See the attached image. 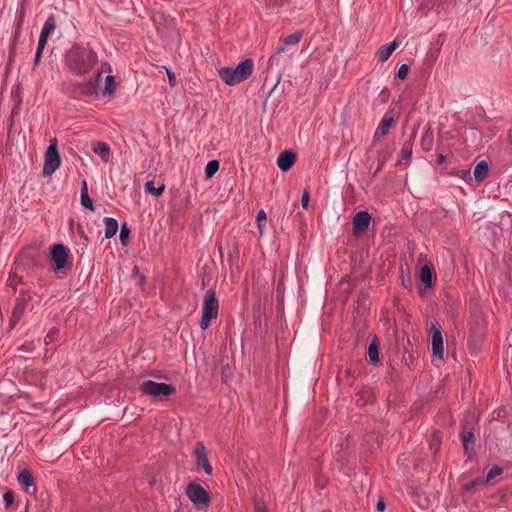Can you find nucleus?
<instances>
[{
    "mask_svg": "<svg viewBox=\"0 0 512 512\" xmlns=\"http://www.w3.org/2000/svg\"><path fill=\"white\" fill-rule=\"evenodd\" d=\"M97 52L89 45L74 43L63 54V69L77 77L88 75L98 63Z\"/></svg>",
    "mask_w": 512,
    "mask_h": 512,
    "instance_id": "nucleus-1",
    "label": "nucleus"
},
{
    "mask_svg": "<svg viewBox=\"0 0 512 512\" xmlns=\"http://www.w3.org/2000/svg\"><path fill=\"white\" fill-rule=\"evenodd\" d=\"M252 59L242 60L236 67H221L218 70L221 80L229 86H234L246 80L253 71Z\"/></svg>",
    "mask_w": 512,
    "mask_h": 512,
    "instance_id": "nucleus-2",
    "label": "nucleus"
},
{
    "mask_svg": "<svg viewBox=\"0 0 512 512\" xmlns=\"http://www.w3.org/2000/svg\"><path fill=\"white\" fill-rule=\"evenodd\" d=\"M219 311V301L213 289H209L205 295L202 306V316L199 326L202 330H206L212 319L217 318Z\"/></svg>",
    "mask_w": 512,
    "mask_h": 512,
    "instance_id": "nucleus-3",
    "label": "nucleus"
},
{
    "mask_svg": "<svg viewBox=\"0 0 512 512\" xmlns=\"http://www.w3.org/2000/svg\"><path fill=\"white\" fill-rule=\"evenodd\" d=\"M140 391L148 396L162 399L167 398L176 392L173 385L153 380H145L140 384Z\"/></svg>",
    "mask_w": 512,
    "mask_h": 512,
    "instance_id": "nucleus-4",
    "label": "nucleus"
},
{
    "mask_svg": "<svg viewBox=\"0 0 512 512\" xmlns=\"http://www.w3.org/2000/svg\"><path fill=\"white\" fill-rule=\"evenodd\" d=\"M186 495L197 509L206 508L210 504V494L199 483H189L186 487Z\"/></svg>",
    "mask_w": 512,
    "mask_h": 512,
    "instance_id": "nucleus-5",
    "label": "nucleus"
},
{
    "mask_svg": "<svg viewBox=\"0 0 512 512\" xmlns=\"http://www.w3.org/2000/svg\"><path fill=\"white\" fill-rule=\"evenodd\" d=\"M61 164L60 155L58 152L57 139H51L47 151L44 156L43 174L45 176L52 175Z\"/></svg>",
    "mask_w": 512,
    "mask_h": 512,
    "instance_id": "nucleus-6",
    "label": "nucleus"
},
{
    "mask_svg": "<svg viewBox=\"0 0 512 512\" xmlns=\"http://www.w3.org/2000/svg\"><path fill=\"white\" fill-rule=\"evenodd\" d=\"M192 455L198 467H201L207 475H211L213 468L208 460L207 449L203 442L199 441L195 444Z\"/></svg>",
    "mask_w": 512,
    "mask_h": 512,
    "instance_id": "nucleus-7",
    "label": "nucleus"
},
{
    "mask_svg": "<svg viewBox=\"0 0 512 512\" xmlns=\"http://www.w3.org/2000/svg\"><path fill=\"white\" fill-rule=\"evenodd\" d=\"M50 254L55 270L65 268L69 256V249L66 246L60 243L54 244L50 249Z\"/></svg>",
    "mask_w": 512,
    "mask_h": 512,
    "instance_id": "nucleus-8",
    "label": "nucleus"
},
{
    "mask_svg": "<svg viewBox=\"0 0 512 512\" xmlns=\"http://www.w3.org/2000/svg\"><path fill=\"white\" fill-rule=\"evenodd\" d=\"M430 337H431V345H432V354L439 359L443 357V336L441 332V328L437 324H432L430 327Z\"/></svg>",
    "mask_w": 512,
    "mask_h": 512,
    "instance_id": "nucleus-9",
    "label": "nucleus"
},
{
    "mask_svg": "<svg viewBox=\"0 0 512 512\" xmlns=\"http://www.w3.org/2000/svg\"><path fill=\"white\" fill-rule=\"evenodd\" d=\"M371 215L367 211H359L353 217V233L355 235L364 233L370 224Z\"/></svg>",
    "mask_w": 512,
    "mask_h": 512,
    "instance_id": "nucleus-10",
    "label": "nucleus"
},
{
    "mask_svg": "<svg viewBox=\"0 0 512 512\" xmlns=\"http://www.w3.org/2000/svg\"><path fill=\"white\" fill-rule=\"evenodd\" d=\"M25 310H26L25 297L24 296L17 297L15 306L13 308V311H12V314L10 317V323H9L10 329H13L18 324V322L24 315Z\"/></svg>",
    "mask_w": 512,
    "mask_h": 512,
    "instance_id": "nucleus-11",
    "label": "nucleus"
},
{
    "mask_svg": "<svg viewBox=\"0 0 512 512\" xmlns=\"http://www.w3.org/2000/svg\"><path fill=\"white\" fill-rule=\"evenodd\" d=\"M17 480L24 492H26L28 494L35 493L36 486H35L34 478L28 469H23L19 473Z\"/></svg>",
    "mask_w": 512,
    "mask_h": 512,
    "instance_id": "nucleus-12",
    "label": "nucleus"
},
{
    "mask_svg": "<svg viewBox=\"0 0 512 512\" xmlns=\"http://www.w3.org/2000/svg\"><path fill=\"white\" fill-rule=\"evenodd\" d=\"M394 121V115L391 112H386L374 133V138L378 139L387 135Z\"/></svg>",
    "mask_w": 512,
    "mask_h": 512,
    "instance_id": "nucleus-13",
    "label": "nucleus"
},
{
    "mask_svg": "<svg viewBox=\"0 0 512 512\" xmlns=\"http://www.w3.org/2000/svg\"><path fill=\"white\" fill-rule=\"evenodd\" d=\"M105 71H108V72L111 73V66L107 62H104V63L101 64V70L98 71L97 76L95 77L94 80H90V81H88L87 83L84 84L83 89H82L83 93H85V94H92L93 92H95L96 87L101 82L102 73L105 72Z\"/></svg>",
    "mask_w": 512,
    "mask_h": 512,
    "instance_id": "nucleus-14",
    "label": "nucleus"
},
{
    "mask_svg": "<svg viewBox=\"0 0 512 512\" xmlns=\"http://www.w3.org/2000/svg\"><path fill=\"white\" fill-rule=\"evenodd\" d=\"M296 161V154L291 150H285L280 153L277 159V165L282 171H288Z\"/></svg>",
    "mask_w": 512,
    "mask_h": 512,
    "instance_id": "nucleus-15",
    "label": "nucleus"
},
{
    "mask_svg": "<svg viewBox=\"0 0 512 512\" xmlns=\"http://www.w3.org/2000/svg\"><path fill=\"white\" fill-rule=\"evenodd\" d=\"M397 47L398 43L396 41H392L387 45L381 46L376 52L378 61L383 63L388 60Z\"/></svg>",
    "mask_w": 512,
    "mask_h": 512,
    "instance_id": "nucleus-16",
    "label": "nucleus"
},
{
    "mask_svg": "<svg viewBox=\"0 0 512 512\" xmlns=\"http://www.w3.org/2000/svg\"><path fill=\"white\" fill-rule=\"evenodd\" d=\"M104 224H105V238L110 239L113 236H115L117 233V230H118L117 220L113 217H105Z\"/></svg>",
    "mask_w": 512,
    "mask_h": 512,
    "instance_id": "nucleus-17",
    "label": "nucleus"
},
{
    "mask_svg": "<svg viewBox=\"0 0 512 512\" xmlns=\"http://www.w3.org/2000/svg\"><path fill=\"white\" fill-rule=\"evenodd\" d=\"M419 277L425 288H430L433 281V270L430 265H424L420 269Z\"/></svg>",
    "mask_w": 512,
    "mask_h": 512,
    "instance_id": "nucleus-18",
    "label": "nucleus"
},
{
    "mask_svg": "<svg viewBox=\"0 0 512 512\" xmlns=\"http://www.w3.org/2000/svg\"><path fill=\"white\" fill-rule=\"evenodd\" d=\"M287 45H284L283 43L276 49L275 53L269 58L268 64L270 66L273 65H279L280 62V56L283 53H288V59H290L293 56V53L289 51V49L286 47Z\"/></svg>",
    "mask_w": 512,
    "mask_h": 512,
    "instance_id": "nucleus-19",
    "label": "nucleus"
},
{
    "mask_svg": "<svg viewBox=\"0 0 512 512\" xmlns=\"http://www.w3.org/2000/svg\"><path fill=\"white\" fill-rule=\"evenodd\" d=\"M93 151L95 154L101 157L104 162H108L110 159V147L105 142H98L94 145Z\"/></svg>",
    "mask_w": 512,
    "mask_h": 512,
    "instance_id": "nucleus-20",
    "label": "nucleus"
},
{
    "mask_svg": "<svg viewBox=\"0 0 512 512\" xmlns=\"http://www.w3.org/2000/svg\"><path fill=\"white\" fill-rule=\"evenodd\" d=\"M415 135V132H413L410 138L407 141H405L401 150L402 160H404L406 163L410 162L412 158L413 141Z\"/></svg>",
    "mask_w": 512,
    "mask_h": 512,
    "instance_id": "nucleus-21",
    "label": "nucleus"
},
{
    "mask_svg": "<svg viewBox=\"0 0 512 512\" xmlns=\"http://www.w3.org/2000/svg\"><path fill=\"white\" fill-rule=\"evenodd\" d=\"M367 355H368V358H369V361L373 364H377L379 363V350H378V344H377V340L376 338H374L369 346H368V351H367Z\"/></svg>",
    "mask_w": 512,
    "mask_h": 512,
    "instance_id": "nucleus-22",
    "label": "nucleus"
},
{
    "mask_svg": "<svg viewBox=\"0 0 512 512\" xmlns=\"http://www.w3.org/2000/svg\"><path fill=\"white\" fill-rule=\"evenodd\" d=\"M488 163L480 161L474 168V177L477 181H482L488 174Z\"/></svg>",
    "mask_w": 512,
    "mask_h": 512,
    "instance_id": "nucleus-23",
    "label": "nucleus"
},
{
    "mask_svg": "<svg viewBox=\"0 0 512 512\" xmlns=\"http://www.w3.org/2000/svg\"><path fill=\"white\" fill-rule=\"evenodd\" d=\"M434 137L432 132L426 131L421 138V147L424 151H430L433 147Z\"/></svg>",
    "mask_w": 512,
    "mask_h": 512,
    "instance_id": "nucleus-24",
    "label": "nucleus"
},
{
    "mask_svg": "<svg viewBox=\"0 0 512 512\" xmlns=\"http://www.w3.org/2000/svg\"><path fill=\"white\" fill-rule=\"evenodd\" d=\"M144 188L147 193H150V194H153V195L159 197L164 192L165 185L161 184L159 187H155L154 181H147L144 185Z\"/></svg>",
    "mask_w": 512,
    "mask_h": 512,
    "instance_id": "nucleus-25",
    "label": "nucleus"
},
{
    "mask_svg": "<svg viewBox=\"0 0 512 512\" xmlns=\"http://www.w3.org/2000/svg\"><path fill=\"white\" fill-rule=\"evenodd\" d=\"M266 219H267L266 212L263 209L259 210L257 213V216H256V220H257V226H258V231H259L260 236H263L265 234Z\"/></svg>",
    "mask_w": 512,
    "mask_h": 512,
    "instance_id": "nucleus-26",
    "label": "nucleus"
},
{
    "mask_svg": "<svg viewBox=\"0 0 512 512\" xmlns=\"http://www.w3.org/2000/svg\"><path fill=\"white\" fill-rule=\"evenodd\" d=\"M38 509L40 512H46L50 508V496L47 492H41L38 496Z\"/></svg>",
    "mask_w": 512,
    "mask_h": 512,
    "instance_id": "nucleus-27",
    "label": "nucleus"
},
{
    "mask_svg": "<svg viewBox=\"0 0 512 512\" xmlns=\"http://www.w3.org/2000/svg\"><path fill=\"white\" fill-rule=\"evenodd\" d=\"M55 28H56L55 17L53 15H51L45 21V23L41 29V33L47 34V36L49 37V35L55 30Z\"/></svg>",
    "mask_w": 512,
    "mask_h": 512,
    "instance_id": "nucleus-28",
    "label": "nucleus"
},
{
    "mask_svg": "<svg viewBox=\"0 0 512 512\" xmlns=\"http://www.w3.org/2000/svg\"><path fill=\"white\" fill-rule=\"evenodd\" d=\"M115 91V78L112 74H108L105 78L104 94L112 95Z\"/></svg>",
    "mask_w": 512,
    "mask_h": 512,
    "instance_id": "nucleus-29",
    "label": "nucleus"
},
{
    "mask_svg": "<svg viewBox=\"0 0 512 512\" xmlns=\"http://www.w3.org/2000/svg\"><path fill=\"white\" fill-rule=\"evenodd\" d=\"M219 162L217 160H211L205 167V174L207 178H211L219 170Z\"/></svg>",
    "mask_w": 512,
    "mask_h": 512,
    "instance_id": "nucleus-30",
    "label": "nucleus"
},
{
    "mask_svg": "<svg viewBox=\"0 0 512 512\" xmlns=\"http://www.w3.org/2000/svg\"><path fill=\"white\" fill-rule=\"evenodd\" d=\"M302 38L301 32H295L282 39L284 45H296Z\"/></svg>",
    "mask_w": 512,
    "mask_h": 512,
    "instance_id": "nucleus-31",
    "label": "nucleus"
},
{
    "mask_svg": "<svg viewBox=\"0 0 512 512\" xmlns=\"http://www.w3.org/2000/svg\"><path fill=\"white\" fill-rule=\"evenodd\" d=\"M503 473V469L499 466H493L487 473L486 479L483 481L484 484L491 481L496 476H499Z\"/></svg>",
    "mask_w": 512,
    "mask_h": 512,
    "instance_id": "nucleus-32",
    "label": "nucleus"
},
{
    "mask_svg": "<svg viewBox=\"0 0 512 512\" xmlns=\"http://www.w3.org/2000/svg\"><path fill=\"white\" fill-rule=\"evenodd\" d=\"M462 441H463V447H464L465 451L467 452L469 449V445L470 444L473 445V443H474L473 432L472 431L465 432L463 434Z\"/></svg>",
    "mask_w": 512,
    "mask_h": 512,
    "instance_id": "nucleus-33",
    "label": "nucleus"
},
{
    "mask_svg": "<svg viewBox=\"0 0 512 512\" xmlns=\"http://www.w3.org/2000/svg\"><path fill=\"white\" fill-rule=\"evenodd\" d=\"M130 235V229L126 223H123L120 228V241L123 245L127 244L128 237Z\"/></svg>",
    "mask_w": 512,
    "mask_h": 512,
    "instance_id": "nucleus-34",
    "label": "nucleus"
},
{
    "mask_svg": "<svg viewBox=\"0 0 512 512\" xmlns=\"http://www.w3.org/2000/svg\"><path fill=\"white\" fill-rule=\"evenodd\" d=\"M80 202L83 207L94 210V203L90 198L89 194H80Z\"/></svg>",
    "mask_w": 512,
    "mask_h": 512,
    "instance_id": "nucleus-35",
    "label": "nucleus"
},
{
    "mask_svg": "<svg viewBox=\"0 0 512 512\" xmlns=\"http://www.w3.org/2000/svg\"><path fill=\"white\" fill-rule=\"evenodd\" d=\"M408 72H409V66L407 64H402L398 68L397 77L400 80H404L407 77Z\"/></svg>",
    "mask_w": 512,
    "mask_h": 512,
    "instance_id": "nucleus-36",
    "label": "nucleus"
},
{
    "mask_svg": "<svg viewBox=\"0 0 512 512\" xmlns=\"http://www.w3.org/2000/svg\"><path fill=\"white\" fill-rule=\"evenodd\" d=\"M3 500H4L6 508H9L13 504V502H14V494H13V492L12 491H7L3 495Z\"/></svg>",
    "mask_w": 512,
    "mask_h": 512,
    "instance_id": "nucleus-37",
    "label": "nucleus"
},
{
    "mask_svg": "<svg viewBox=\"0 0 512 512\" xmlns=\"http://www.w3.org/2000/svg\"><path fill=\"white\" fill-rule=\"evenodd\" d=\"M48 36L47 34H43L40 32V36H39V40H38V45H37V49H42L44 50V48L46 47V44H47V41H48Z\"/></svg>",
    "mask_w": 512,
    "mask_h": 512,
    "instance_id": "nucleus-38",
    "label": "nucleus"
},
{
    "mask_svg": "<svg viewBox=\"0 0 512 512\" xmlns=\"http://www.w3.org/2000/svg\"><path fill=\"white\" fill-rule=\"evenodd\" d=\"M310 194L307 190H305L301 196V204L304 209H307L309 206Z\"/></svg>",
    "mask_w": 512,
    "mask_h": 512,
    "instance_id": "nucleus-39",
    "label": "nucleus"
},
{
    "mask_svg": "<svg viewBox=\"0 0 512 512\" xmlns=\"http://www.w3.org/2000/svg\"><path fill=\"white\" fill-rule=\"evenodd\" d=\"M481 482H483L482 480L480 479H474L472 481H470L468 484L465 485V489L466 490H470L472 489L473 487L477 486L478 484H480Z\"/></svg>",
    "mask_w": 512,
    "mask_h": 512,
    "instance_id": "nucleus-40",
    "label": "nucleus"
},
{
    "mask_svg": "<svg viewBox=\"0 0 512 512\" xmlns=\"http://www.w3.org/2000/svg\"><path fill=\"white\" fill-rule=\"evenodd\" d=\"M43 50L42 49H36V53L34 56V65H38V63L41 60Z\"/></svg>",
    "mask_w": 512,
    "mask_h": 512,
    "instance_id": "nucleus-41",
    "label": "nucleus"
},
{
    "mask_svg": "<svg viewBox=\"0 0 512 512\" xmlns=\"http://www.w3.org/2000/svg\"><path fill=\"white\" fill-rule=\"evenodd\" d=\"M166 72H167V76H168V79H169V83L171 85H174L175 80H176L175 74L171 70H169V69H166Z\"/></svg>",
    "mask_w": 512,
    "mask_h": 512,
    "instance_id": "nucleus-42",
    "label": "nucleus"
},
{
    "mask_svg": "<svg viewBox=\"0 0 512 512\" xmlns=\"http://www.w3.org/2000/svg\"><path fill=\"white\" fill-rule=\"evenodd\" d=\"M80 194H88V186L86 180L82 181Z\"/></svg>",
    "mask_w": 512,
    "mask_h": 512,
    "instance_id": "nucleus-43",
    "label": "nucleus"
},
{
    "mask_svg": "<svg viewBox=\"0 0 512 512\" xmlns=\"http://www.w3.org/2000/svg\"><path fill=\"white\" fill-rule=\"evenodd\" d=\"M376 508L378 511L383 512L385 510V503L382 499L377 502Z\"/></svg>",
    "mask_w": 512,
    "mask_h": 512,
    "instance_id": "nucleus-44",
    "label": "nucleus"
},
{
    "mask_svg": "<svg viewBox=\"0 0 512 512\" xmlns=\"http://www.w3.org/2000/svg\"><path fill=\"white\" fill-rule=\"evenodd\" d=\"M230 370H229V367L227 366L226 368L223 369L222 371V377H227L228 374H229Z\"/></svg>",
    "mask_w": 512,
    "mask_h": 512,
    "instance_id": "nucleus-45",
    "label": "nucleus"
},
{
    "mask_svg": "<svg viewBox=\"0 0 512 512\" xmlns=\"http://www.w3.org/2000/svg\"><path fill=\"white\" fill-rule=\"evenodd\" d=\"M444 161H445V156H444V155H442V154H440V155L438 156V163H439V164H442Z\"/></svg>",
    "mask_w": 512,
    "mask_h": 512,
    "instance_id": "nucleus-46",
    "label": "nucleus"
},
{
    "mask_svg": "<svg viewBox=\"0 0 512 512\" xmlns=\"http://www.w3.org/2000/svg\"><path fill=\"white\" fill-rule=\"evenodd\" d=\"M255 512H267L264 508H261V507H256V511Z\"/></svg>",
    "mask_w": 512,
    "mask_h": 512,
    "instance_id": "nucleus-47",
    "label": "nucleus"
},
{
    "mask_svg": "<svg viewBox=\"0 0 512 512\" xmlns=\"http://www.w3.org/2000/svg\"><path fill=\"white\" fill-rule=\"evenodd\" d=\"M134 273H137L138 272V268L137 267H134Z\"/></svg>",
    "mask_w": 512,
    "mask_h": 512,
    "instance_id": "nucleus-48",
    "label": "nucleus"
}]
</instances>
